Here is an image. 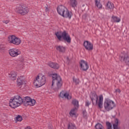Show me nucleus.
<instances>
[{
	"label": "nucleus",
	"instance_id": "12",
	"mask_svg": "<svg viewBox=\"0 0 129 129\" xmlns=\"http://www.w3.org/2000/svg\"><path fill=\"white\" fill-rule=\"evenodd\" d=\"M80 69L83 71H86L88 70L89 67L88 66V63L85 60H82L80 62Z\"/></svg>",
	"mask_w": 129,
	"mask_h": 129
},
{
	"label": "nucleus",
	"instance_id": "21",
	"mask_svg": "<svg viewBox=\"0 0 129 129\" xmlns=\"http://www.w3.org/2000/svg\"><path fill=\"white\" fill-rule=\"evenodd\" d=\"M95 4L98 9H102V5L100 3V0H95Z\"/></svg>",
	"mask_w": 129,
	"mask_h": 129
},
{
	"label": "nucleus",
	"instance_id": "28",
	"mask_svg": "<svg viewBox=\"0 0 129 129\" xmlns=\"http://www.w3.org/2000/svg\"><path fill=\"white\" fill-rule=\"evenodd\" d=\"M95 128L96 129H103V126L99 123H98L96 125H95Z\"/></svg>",
	"mask_w": 129,
	"mask_h": 129
},
{
	"label": "nucleus",
	"instance_id": "1",
	"mask_svg": "<svg viewBox=\"0 0 129 129\" xmlns=\"http://www.w3.org/2000/svg\"><path fill=\"white\" fill-rule=\"evenodd\" d=\"M24 103V99L20 96H15L10 100L9 105L12 108H17Z\"/></svg>",
	"mask_w": 129,
	"mask_h": 129
},
{
	"label": "nucleus",
	"instance_id": "3",
	"mask_svg": "<svg viewBox=\"0 0 129 129\" xmlns=\"http://www.w3.org/2000/svg\"><path fill=\"white\" fill-rule=\"evenodd\" d=\"M57 13L63 18H68L69 19H71L72 17V13L69 12L68 9L63 6L60 5L57 7Z\"/></svg>",
	"mask_w": 129,
	"mask_h": 129
},
{
	"label": "nucleus",
	"instance_id": "10",
	"mask_svg": "<svg viewBox=\"0 0 129 129\" xmlns=\"http://www.w3.org/2000/svg\"><path fill=\"white\" fill-rule=\"evenodd\" d=\"M23 103L26 106H28V105L34 106L36 104V100L30 97H25L23 100Z\"/></svg>",
	"mask_w": 129,
	"mask_h": 129
},
{
	"label": "nucleus",
	"instance_id": "7",
	"mask_svg": "<svg viewBox=\"0 0 129 129\" xmlns=\"http://www.w3.org/2000/svg\"><path fill=\"white\" fill-rule=\"evenodd\" d=\"M115 107V103L111 99H106L104 102V108L106 111H109Z\"/></svg>",
	"mask_w": 129,
	"mask_h": 129
},
{
	"label": "nucleus",
	"instance_id": "19",
	"mask_svg": "<svg viewBox=\"0 0 129 129\" xmlns=\"http://www.w3.org/2000/svg\"><path fill=\"white\" fill-rule=\"evenodd\" d=\"M121 21V19L119 17H117L115 16H112L111 17V22L112 23H119Z\"/></svg>",
	"mask_w": 129,
	"mask_h": 129
},
{
	"label": "nucleus",
	"instance_id": "31",
	"mask_svg": "<svg viewBox=\"0 0 129 129\" xmlns=\"http://www.w3.org/2000/svg\"><path fill=\"white\" fill-rule=\"evenodd\" d=\"M106 125H107V129H112V127H111V124L109 123V122H106Z\"/></svg>",
	"mask_w": 129,
	"mask_h": 129
},
{
	"label": "nucleus",
	"instance_id": "20",
	"mask_svg": "<svg viewBox=\"0 0 129 129\" xmlns=\"http://www.w3.org/2000/svg\"><path fill=\"white\" fill-rule=\"evenodd\" d=\"M106 9L107 10H112L114 8V5L111 2H108L106 5Z\"/></svg>",
	"mask_w": 129,
	"mask_h": 129
},
{
	"label": "nucleus",
	"instance_id": "11",
	"mask_svg": "<svg viewBox=\"0 0 129 129\" xmlns=\"http://www.w3.org/2000/svg\"><path fill=\"white\" fill-rule=\"evenodd\" d=\"M9 52L11 57H18L19 55H21V50L18 48L10 49Z\"/></svg>",
	"mask_w": 129,
	"mask_h": 129
},
{
	"label": "nucleus",
	"instance_id": "17",
	"mask_svg": "<svg viewBox=\"0 0 129 129\" xmlns=\"http://www.w3.org/2000/svg\"><path fill=\"white\" fill-rule=\"evenodd\" d=\"M17 83L18 86H22L25 83V80L23 77H20L17 79Z\"/></svg>",
	"mask_w": 129,
	"mask_h": 129
},
{
	"label": "nucleus",
	"instance_id": "35",
	"mask_svg": "<svg viewBox=\"0 0 129 129\" xmlns=\"http://www.w3.org/2000/svg\"><path fill=\"white\" fill-rule=\"evenodd\" d=\"M3 23L4 24H9V21L8 20H5V21H3Z\"/></svg>",
	"mask_w": 129,
	"mask_h": 129
},
{
	"label": "nucleus",
	"instance_id": "9",
	"mask_svg": "<svg viewBox=\"0 0 129 129\" xmlns=\"http://www.w3.org/2000/svg\"><path fill=\"white\" fill-rule=\"evenodd\" d=\"M16 12L18 14L22 15V16H25V15H27L29 13V8L25 5H20L16 8Z\"/></svg>",
	"mask_w": 129,
	"mask_h": 129
},
{
	"label": "nucleus",
	"instance_id": "34",
	"mask_svg": "<svg viewBox=\"0 0 129 129\" xmlns=\"http://www.w3.org/2000/svg\"><path fill=\"white\" fill-rule=\"evenodd\" d=\"M90 105V103L88 101L86 102V106H89Z\"/></svg>",
	"mask_w": 129,
	"mask_h": 129
},
{
	"label": "nucleus",
	"instance_id": "14",
	"mask_svg": "<svg viewBox=\"0 0 129 129\" xmlns=\"http://www.w3.org/2000/svg\"><path fill=\"white\" fill-rule=\"evenodd\" d=\"M59 97L61 98H67V99H71L72 97L69 95V93L66 91H62L59 94Z\"/></svg>",
	"mask_w": 129,
	"mask_h": 129
},
{
	"label": "nucleus",
	"instance_id": "33",
	"mask_svg": "<svg viewBox=\"0 0 129 129\" xmlns=\"http://www.w3.org/2000/svg\"><path fill=\"white\" fill-rule=\"evenodd\" d=\"M73 82H75L76 84H78V83H79V79H75L73 78Z\"/></svg>",
	"mask_w": 129,
	"mask_h": 129
},
{
	"label": "nucleus",
	"instance_id": "22",
	"mask_svg": "<svg viewBox=\"0 0 129 129\" xmlns=\"http://www.w3.org/2000/svg\"><path fill=\"white\" fill-rule=\"evenodd\" d=\"M77 109H78L77 108L75 107L71 110L70 112L71 116H75L76 115V111H77Z\"/></svg>",
	"mask_w": 129,
	"mask_h": 129
},
{
	"label": "nucleus",
	"instance_id": "32",
	"mask_svg": "<svg viewBox=\"0 0 129 129\" xmlns=\"http://www.w3.org/2000/svg\"><path fill=\"white\" fill-rule=\"evenodd\" d=\"M6 47H5V45L3 44H0V51H4V50H5Z\"/></svg>",
	"mask_w": 129,
	"mask_h": 129
},
{
	"label": "nucleus",
	"instance_id": "38",
	"mask_svg": "<svg viewBox=\"0 0 129 129\" xmlns=\"http://www.w3.org/2000/svg\"><path fill=\"white\" fill-rule=\"evenodd\" d=\"M45 11L46 12V13H48V12H49V10L48 9V8H46L45 9Z\"/></svg>",
	"mask_w": 129,
	"mask_h": 129
},
{
	"label": "nucleus",
	"instance_id": "29",
	"mask_svg": "<svg viewBox=\"0 0 129 129\" xmlns=\"http://www.w3.org/2000/svg\"><path fill=\"white\" fill-rule=\"evenodd\" d=\"M16 120L17 121H22L23 120V117L21 115H18L16 117Z\"/></svg>",
	"mask_w": 129,
	"mask_h": 129
},
{
	"label": "nucleus",
	"instance_id": "2",
	"mask_svg": "<svg viewBox=\"0 0 129 129\" xmlns=\"http://www.w3.org/2000/svg\"><path fill=\"white\" fill-rule=\"evenodd\" d=\"M55 35L56 36L59 41H62V40H63L69 44L71 43V37H70V35H69L66 31H64L62 32L60 31L55 32Z\"/></svg>",
	"mask_w": 129,
	"mask_h": 129
},
{
	"label": "nucleus",
	"instance_id": "15",
	"mask_svg": "<svg viewBox=\"0 0 129 129\" xmlns=\"http://www.w3.org/2000/svg\"><path fill=\"white\" fill-rule=\"evenodd\" d=\"M9 77L11 80H13V81L16 80L17 79V72L16 71H12L9 74Z\"/></svg>",
	"mask_w": 129,
	"mask_h": 129
},
{
	"label": "nucleus",
	"instance_id": "13",
	"mask_svg": "<svg viewBox=\"0 0 129 129\" xmlns=\"http://www.w3.org/2000/svg\"><path fill=\"white\" fill-rule=\"evenodd\" d=\"M84 46L86 50H88V51L93 50V44L88 41H84Z\"/></svg>",
	"mask_w": 129,
	"mask_h": 129
},
{
	"label": "nucleus",
	"instance_id": "30",
	"mask_svg": "<svg viewBox=\"0 0 129 129\" xmlns=\"http://www.w3.org/2000/svg\"><path fill=\"white\" fill-rule=\"evenodd\" d=\"M18 65H19V67H20V68H24V65H25V63H24V60H23L21 62H19V63H18Z\"/></svg>",
	"mask_w": 129,
	"mask_h": 129
},
{
	"label": "nucleus",
	"instance_id": "25",
	"mask_svg": "<svg viewBox=\"0 0 129 129\" xmlns=\"http://www.w3.org/2000/svg\"><path fill=\"white\" fill-rule=\"evenodd\" d=\"M68 129H77L75 124L69 123L68 125Z\"/></svg>",
	"mask_w": 129,
	"mask_h": 129
},
{
	"label": "nucleus",
	"instance_id": "24",
	"mask_svg": "<svg viewBox=\"0 0 129 129\" xmlns=\"http://www.w3.org/2000/svg\"><path fill=\"white\" fill-rule=\"evenodd\" d=\"M72 104H73L75 107H76L77 109H78V107H79V102L76 99H74L72 101Z\"/></svg>",
	"mask_w": 129,
	"mask_h": 129
},
{
	"label": "nucleus",
	"instance_id": "23",
	"mask_svg": "<svg viewBox=\"0 0 129 129\" xmlns=\"http://www.w3.org/2000/svg\"><path fill=\"white\" fill-rule=\"evenodd\" d=\"M77 1L76 0H70V5L72 8H76L77 7Z\"/></svg>",
	"mask_w": 129,
	"mask_h": 129
},
{
	"label": "nucleus",
	"instance_id": "4",
	"mask_svg": "<svg viewBox=\"0 0 129 129\" xmlns=\"http://www.w3.org/2000/svg\"><path fill=\"white\" fill-rule=\"evenodd\" d=\"M46 83V77L42 74H39L34 81L33 84L36 87L39 88L45 85Z\"/></svg>",
	"mask_w": 129,
	"mask_h": 129
},
{
	"label": "nucleus",
	"instance_id": "37",
	"mask_svg": "<svg viewBox=\"0 0 129 129\" xmlns=\"http://www.w3.org/2000/svg\"><path fill=\"white\" fill-rule=\"evenodd\" d=\"M67 60L68 61V62L69 63V61H70V59H69V57H67Z\"/></svg>",
	"mask_w": 129,
	"mask_h": 129
},
{
	"label": "nucleus",
	"instance_id": "18",
	"mask_svg": "<svg viewBox=\"0 0 129 129\" xmlns=\"http://www.w3.org/2000/svg\"><path fill=\"white\" fill-rule=\"evenodd\" d=\"M56 49L57 51H58V52H60V53H65V51H66V47L62 46H56Z\"/></svg>",
	"mask_w": 129,
	"mask_h": 129
},
{
	"label": "nucleus",
	"instance_id": "5",
	"mask_svg": "<svg viewBox=\"0 0 129 129\" xmlns=\"http://www.w3.org/2000/svg\"><path fill=\"white\" fill-rule=\"evenodd\" d=\"M91 99L93 102V103H94V102H96V103L97 104L99 107V108H103V96L102 95H101L99 97V100H98V96H97V95L95 93H93L92 94V96H91Z\"/></svg>",
	"mask_w": 129,
	"mask_h": 129
},
{
	"label": "nucleus",
	"instance_id": "6",
	"mask_svg": "<svg viewBox=\"0 0 129 129\" xmlns=\"http://www.w3.org/2000/svg\"><path fill=\"white\" fill-rule=\"evenodd\" d=\"M56 83V87L57 89H60L62 87L63 82H62V79L61 77L58 75L57 74H54L52 75V83L51 84V87H54V84Z\"/></svg>",
	"mask_w": 129,
	"mask_h": 129
},
{
	"label": "nucleus",
	"instance_id": "27",
	"mask_svg": "<svg viewBox=\"0 0 129 129\" xmlns=\"http://www.w3.org/2000/svg\"><path fill=\"white\" fill-rule=\"evenodd\" d=\"M123 60L125 61V63L129 65V54H125Z\"/></svg>",
	"mask_w": 129,
	"mask_h": 129
},
{
	"label": "nucleus",
	"instance_id": "26",
	"mask_svg": "<svg viewBox=\"0 0 129 129\" xmlns=\"http://www.w3.org/2000/svg\"><path fill=\"white\" fill-rule=\"evenodd\" d=\"M118 119H115L114 123H113V129H119L118 128Z\"/></svg>",
	"mask_w": 129,
	"mask_h": 129
},
{
	"label": "nucleus",
	"instance_id": "16",
	"mask_svg": "<svg viewBox=\"0 0 129 129\" xmlns=\"http://www.w3.org/2000/svg\"><path fill=\"white\" fill-rule=\"evenodd\" d=\"M48 66H49V67H51L53 69H59V67H60V66L58 64V63H55V62H52L51 61L48 63Z\"/></svg>",
	"mask_w": 129,
	"mask_h": 129
},
{
	"label": "nucleus",
	"instance_id": "8",
	"mask_svg": "<svg viewBox=\"0 0 129 129\" xmlns=\"http://www.w3.org/2000/svg\"><path fill=\"white\" fill-rule=\"evenodd\" d=\"M8 42L10 44H13L18 46L22 43L21 38L17 37L15 35H10L8 37Z\"/></svg>",
	"mask_w": 129,
	"mask_h": 129
},
{
	"label": "nucleus",
	"instance_id": "36",
	"mask_svg": "<svg viewBox=\"0 0 129 129\" xmlns=\"http://www.w3.org/2000/svg\"><path fill=\"white\" fill-rule=\"evenodd\" d=\"M115 91H116V92H118L119 93H120V89H117Z\"/></svg>",
	"mask_w": 129,
	"mask_h": 129
}]
</instances>
